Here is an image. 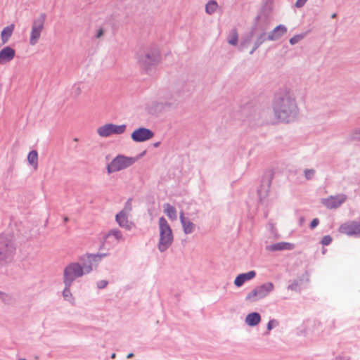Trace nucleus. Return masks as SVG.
I'll use <instances>...</instances> for the list:
<instances>
[{"instance_id": "c9c22d12", "label": "nucleus", "mask_w": 360, "mask_h": 360, "mask_svg": "<svg viewBox=\"0 0 360 360\" xmlns=\"http://www.w3.org/2000/svg\"><path fill=\"white\" fill-rule=\"evenodd\" d=\"M0 300L6 304H9L12 299L9 295L0 291Z\"/></svg>"}, {"instance_id": "a878e982", "label": "nucleus", "mask_w": 360, "mask_h": 360, "mask_svg": "<svg viewBox=\"0 0 360 360\" xmlns=\"http://www.w3.org/2000/svg\"><path fill=\"white\" fill-rule=\"evenodd\" d=\"M164 212L172 221H175L177 219V214L175 207L169 203H165L163 205Z\"/></svg>"}, {"instance_id": "20e7f679", "label": "nucleus", "mask_w": 360, "mask_h": 360, "mask_svg": "<svg viewBox=\"0 0 360 360\" xmlns=\"http://www.w3.org/2000/svg\"><path fill=\"white\" fill-rule=\"evenodd\" d=\"M24 233L21 230L15 233L7 231L0 233V248L23 245L29 238L27 234Z\"/></svg>"}, {"instance_id": "e433bc0d", "label": "nucleus", "mask_w": 360, "mask_h": 360, "mask_svg": "<svg viewBox=\"0 0 360 360\" xmlns=\"http://www.w3.org/2000/svg\"><path fill=\"white\" fill-rule=\"evenodd\" d=\"M332 238L330 236H325L321 240V244L324 246L330 245Z\"/></svg>"}, {"instance_id": "aec40b11", "label": "nucleus", "mask_w": 360, "mask_h": 360, "mask_svg": "<svg viewBox=\"0 0 360 360\" xmlns=\"http://www.w3.org/2000/svg\"><path fill=\"white\" fill-rule=\"evenodd\" d=\"M179 218L184 232L186 234L191 233L194 231V224L192 223L188 218L184 217V213L183 211L180 212Z\"/></svg>"}, {"instance_id": "dca6fc26", "label": "nucleus", "mask_w": 360, "mask_h": 360, "mask_svg": "<svg viewBox=\"0 0 360 360\" xmlns=\"http://www.w3.org/2000/svg\"><path fill=\"white\" fill-rule=\"evenodd\" d=\"M128 217L129 214H126V211H120L116 214L115 221L121 228L130 231L135 227V224Z\"/></svg>"}, {"instance_id": "ea45409f", "label": "nucleus", "mask_w": 360, "mask_h": 360, "mask_svg": "<svg viewBox=\"0 0 360 360\" xmlns=\"http://www.w3.org/2000/svg\"><path fill=\"white\" fill-rule=\"evenodd\" d=\"M131 210V206L129 201H128L124 207L121 211H126V214H129Z\"/></svg>"}, {"instance_id": "f704fd0d", "label": "nucleus", "mask_w": 360, "mask_h": 360, "mask_svg": "<svg viewBox=\"0 0 360 360\" xmlns=\"http://www.w3.org/2000/svg\"><path fill=\"white\" fill-rule=\"evenodd\" d=\"M278 326V321L276 319H271L266 325L268 333Z\"/></svg>"}, {"instance_id": "f03ea898", "label": "nucleus", "mask_w": 360, "mask_h": 360, "mask_svg": "<svg viewBox=\"0 0 360 360\" xmlns=\"http://www.w3.org/2000/svg\"><path fill=\"white\" fill-rule=\"evenodd\" d=\"M135 59L139 68L150 74L161 62L162 55L158 46L154 43L141 44L136 51Z\"/></svg>"}, {"instance_id": "37998d69", "label": "nucleus", "mask_w": 360, "mask_h": 360, "mask_svg": "<svg viewBox=\"0 0 360 360\" xmlns=\"http://www.w3.org/2000/svg\"><path fill=\"white\" fill-rule=\"evenodd\" d=\"M286 245H290V244H288V243H278V244H276L275 245H273L271 248H285Z\"/></svg>"}, {"instance_id": "ddd939ff", "label": "nucleus", "mask_w": 360, "mask_h": 360, "mask_svg": "<svg viewBox=\"0 0 360 360\" xmlns=\"http://www.w3.org/2000/svg\"><path fill=\"white\" fill-rule=\"evenodd\" d=\"M153 136V131L146 127H139L133 131L131 134V139L136 143L147 141L151 139Z\"/></svg>"}, {"instance_id": "c03bdc74", "label": "nucleus", "mask_w": 360, "mask_h": 360, "mask_svg": "<svg viewBox=\"0 0 360 360\" xmlns=\"http://www.w3.org/2000/svg\"><path fill=\"white\" fill-rule=\"evenodd\" d=\"M267 193H268V191L266 189V190L264 191V195L262 196V192L261 191L259 192V198H260V200L261 201H262L265 198L266 195H267Z\"/></svg>"}, {"instance_id": "39448f33", "label": "nucleus", "mask_w": 360, "mask_h": 360, "mask_svg": "<svg viewBox=\"0 0 360 360\" xmlns=\"http://www.w3.org/2000/svg\"><path fill=\"white\" fill-rule=\"evenodd\" d=\"M275 289L272 282H266L249 291L245 296V301L253 303L268 297Z\"/></svg>"}, {"instance_id": "49530a36", "label": "nucleus", "mask_w": 360, "mask_h": 360, "mask_svg": "<svg viewBox=\"0 0 360 360\" xmlns=\"http://www.w3.org/2000/svg\"><path fill=\"white\" fill-rule=\"evenodd\" d=\"M160 142H156V143H153V146L157 148L160 146Z\"/></svg>"}, {"instance_id": "5701e85b", "label": "nucleus", "mask_w": 360, "mask_h": 360, "mask_svg": "<svg viewBox=\"0 0 360 360\" xmlns=\"http://www.w3.org/2000/svg\"><path fill=\"white\" fill-rule=\"evenodd\" d=\"M15 29L14 24L5 27L1 32V39L3 44L8 43Z\"/></svg>"}, {"instance_id": "a211bd4d", "label": "nucleus", "mask_w": 360, "mask_h": 360, "mask_svg": "<svg viewBox=\"0 0 360 360\" xmlns=\"http://www.w3.org/2000/svg\"><path fill=\"white\" fill-rule=\"evenodd\" d=\"M256 276V272L255 271H250L246 273L240 274L238 275L234 280V285L237 288H240L243 285V284L253 279Z\"/></svg>"}, {"instance_id": "09e8293b", "label": "nucleus", "mask_w": 360, "mask_h": 360, "mask_svg": "<svg viewBox=\"0 0 360 360\" xmlns=\"http://www.w3.org/2000/svg\"><path fill=\"white\" fill-rule=\"evenodd\" d=\"M134 356L133 353H129L128 355H127V359H130L131 358L132 356Z\"/></svg>"}, {"instance_id": "b1692460", "label": "nucleus", "mask_w": 360, "mask_h": 360, "mask_svg": "<svg viewBox=\"0 0 360 360\" xmlns=\"http://www.w3.org/2000/svg\"><path fill=\"white\" fill-rule=\"evenodd\" d=\"M221 7L215 0H209L205 6V13L207 15H213L219 11Z\"/></svg>"}, {"instance_id": "f3484780", "label": "nucleus", "mask_w": 360, "mask_h": 360, "mask_svg": "<svg viewBox=\"0 0 360 360\" xmlns=\"http://www.w3.org/2000/svg\"><path fill=\"white\" fill-rule=\"evenodd\" d=\"M15 56V51L7 46L0 50V65H4L11 62Z\"/></svg>"}, {"instance_id": "473e14b6", "label": "nucleus", "mask_w": 360, "mask_h": 360, "mask_svg": "<svg viewBox=\"0 0 360 360\" xmlns=\"http://www.w3.org/2000/svg\"><path fill=\"white\" fill-rule=\"evenodd\" d=\"M349 139L352 141H360V128H356L350 132L349 135Z\"/></svg>"}, {"instance_id": "9d476101", "label": "nucleus", "mask_w": 360, "mask_h": 360, "mask_svg": "<svg viewBox=\"0 0 360 360\" xmlns=\"http://www.w3.org/2000/svg\"><path fill=\"white\" fill-rule=\"evenodd\" d=\"M126 124H115L112 123H107L98 127L96 132L100 137L107 138L112 135H121L126 131Z\"/></svg>"}, {"instance_id": "393cba45", "label": "nucleus", "mask_w": 360, "mask_h": 360, "mask_svg": "<svg viewBox=\"0 0 360 360\" xmlns=\"http://www.w3.org/2000/svg\"><path fill=\"white\" fill-rule=\"evenodd\" d=\"M38 153L35 150H31L27 155V162L29 165L34 169H38Z\"/></svg>"}, {"instance_id": "603ef678", "label": "nucleus", "mask_w": 360, "mask_h": 360, "mask_svg": "<svg viewBox=\"0 0 360 360\" xmlns=\"http://www.w3.org/2000/svg\"><path fill=\"white\" fill-rule=\"evenodd\" d=\"M335 16H336V14H335V13H334V14H333V15H332V18H335Z\"/></svg>"}, {"instance_id": "c85d7f7f", "label": "nucleus", "mask_w": 360, "mask_h": 360, "mask_svg": "<svg viewBox=\"0 0 360 360\" xmlns=\"http://www.w3.org/2000/svg\"><path fill=\"white\" fill-rule=\"evenodd\" d=\"M228 43L231 46H236L238 41V34L236 30H232L227 37Z\"/></svg>"}, {"instance_id": "2f4dec72", "label": "nucleus", "mask_w": 360, "mask_h": 360, "mask_svg": "<svg viewBox=\"0 0 360 360\" xmlns=\"http://www.w3.org/2000/svg\"><path fill=\"white\" fill-rule=\"evenodd\" d=\"M82 86L80 84L77 83L72 85V94L75 97L79 96L82 94Z\"/></svg>"}, {"instance_id": "2eb2a0df", "label": "nucleus", "mask_w": 360, "mask_h": 360, "mask_svg": "<svg viewBox=\"0 0 360 360\" xmlns=\"http://www.w3.org/2000/svg\"><path fill=\"white\" fill-rule=\"evenodd\" d=\"M358 221H349L342 224L339 228V231L348 236H358L360 231V225Z\"/></svg>"}, {"instance_id": "cd10ccee", "label": "nucleus", "mask_w": 360, "mask_h": 360, "mask_svg": "<svg viewBox=\"0 0 360 360\" xmlns=\"http://www.w3.org/2000/svg\"><path fill=\"white\" fill-rule=\"evenodd\" d=\"M267 39V35L266 32H263L257 37L255 40L252 49L250 51V54L252 55L253 53Z\"/></svg>"}, {"instance_id": "7ed1b4c3", "label": "nucleus", "mask_w": 360, "mask_h": 360, "mask_svg": "<svg viewBox=\"0 0 360 360\" xmlns=\"http://www.w3.org/2000/svg\"><path fill=\"white\" fill-rule=\"evenodd\" d=\"M138 158L118 154L106 165V172L108 175L125 170L131 167Z\"/></svg>"}, {"instance_id": "6e6552de", "label": "nucleus", "mask_w": 360, "mask_h": 360, "mask_svg": "<svg viewBox=\"0 0 360 360\" xmlns=\"http://www.w3.org/2000/svg\"><path fill=\"white\" fill-rule=\"evenodd\" d=\"M86 275L82 269L80 263L72 262L68 264L63 269V281L73 283L77 278Z\"/></svg>"}, {"instance_id": "4be33fe9", "label": "nucleus", "mask_w": 360, "mask_h": 360, "mask_svg": "<svg viewBox=\"0 0 360 360\" xmlns=\"http://www.w3.org/2000/svg\"><path fill=\"white\" fill-rule=\"evenodd\" d=\"M63 282L64 284V288L62 292L63 297L66 302L73 304L75 302V297L71 292V286L72 285V283L66 281Z\"/></svg>"}, {"instance_id": "8fccbe9b", "label": "nucleus", "mask_w": 360, "mask_h": 360, "mask_svg": "<svg viewBox=\"0 0 360 360\" xmlns=\"http://www.w3.org/2000/svg\"><path fill=\"white\" fill-rule=\"evenodd\" d=\"M116 356V354L115 353H113L112 355H111V358L112 359H115Z\"/></svg>"}, {"instance_id": "6ab92c4d", "label": "nucleus", "mask_w": 360, "mask_h": 360, "mask_svg": "<svg viewBox=\"0 0 360 360\" xmlns=\"http://www.w3.org/2000/svg\"><path fill=\"white\" fill-rule=\"evenodd\" d=\"M287 32V27L285 25H279L267 34L269 41H277Z\"/></svg>"}, {"instance_id": "de8ad7c7", "label": "nucleus", "mask_w": 360, "mask_h": 360, "mask_svg": "<svg viewBox=\"0 0 360 360\" xmlns=\"http://www.w3.org/2000/svg\"><path fill=\"white\" fill-rule=\"evenodd\" d=\"M103 34V31L101 30H100L98 32V34H97V37H99L100 36H101Z\"/></svg>"}, {"instance_id": "72a5a7b5", "label": "nucleus", "mask_w": 360, "mask_h": 360, "mask_svg": "<svg viewBox=\"0 0 360 360\" xmlns=\"http://www.w3.org/2000/svg\"><path fill=\"white\" fill-rule=\"evenodd\" d=\"M305 37L304 34H300L293 36L292 38L290 39L289 42L291 45H295L297 43H299L301 40H302Z\"/></svg>"}, {"instance_id": "9b49d317", "label": "nucleus", "mask_w": 360, "mask_h": 360, "mask_svg": "<svg viewBox=\"0 0 360 360\" xmlns=\"http://www.w3.org/2000/svg\"><path fill=\"white\" fill-rule=\"evenodd\" d=\"M159 228L160 234V244L164 246L171 245L173 240L172 231L167 220L163 217L159 219Z\"/></svg>"}, {"instance_id": "a18cd8bd", "label": "nucleus", "mask_w": 360, "mask_h": 360, "mask_svg": "<svg viewBox=\"0 0 360 360\" xmlns=\"http://www.w3.org/2000/svg\"><path fill=\"white\" fill-rule=\"evenodd\" d=\"M146 150L143 151L141 153H140L136 158H138V160L141 158H142L146 154Z\"/></svg>"}, {"instance_id": "864d4df0", "label": "nucleus", "mask_w": 360, "mask_h": 360, "mask_svg": "<svg viewBox=\"0 0 360 360\" xmlns=\"http://www.w3.org/2000/svg\"><path fill=\"white\" fill-rule=\"evenodd\" d=\"M68 220V217H65V218L64 219V221H67Z\"/></svg>"}, {"instance_id": "a19ab883", "label": "nucleus", "mask_w": 360, "mask_h": 360, "mask_svg": "<svg viewBox=\"0 0 360 360\" xmlns=\"http://www.w3.org/2000/svg\"><path fill=\"white\" fill-rule=\"evenodd\" d=\"M307 1V0H297L295 6L297 8H302Z\"/></svg>"}, {"instance_id": "4468645a", "label": "nucleus", "mask_w": 360, "mask_h": 360, "mask_svg": "<svg viewBox=\"0 0 360 360\" xmlns=\"http://www.w3.org/2000/svg\"><path fill=\"white\" fill-rule=\"evenodd\" d=\"M347 199L345 194L340 193L321 199V203L328 209H336L343 204Z\"/></svg>"}, {"instance_id": "c756f323", "label": "nucleus", "mask_w": 360, "mask_h": 360, "mask_svg": "<svg viewBox=\"0 0 360 360\" xmlns=\"http://www.w3.org/2000/svg\"><path fill=\"white\" fill-rule=\"evenodd\" d=\"M252 36L253 33L251 32L248 36H247L240 41V44L238 47V49L240 51H243L248 47L252 41Z\"/></svg>"}, {"instance_id": "3c124183", "label": "nucleus", "mask_w": 360, "mask_h": 360, "mask_svg": "<svg viewBox=\"0 0 360 360\" xmlns=\"http://www.w3.org/2000/svg\"><path fill=\"white\" fill-rule=\"evenodd\" d=\"M270 226H271V230H274V225L272 224H270Z\"/></svg>"}, {"instance_id": "0eeeda50", "label": "nucleus", "mask_w": 360, "mask_h": 360, "mask_svg": "<svg viewBox=\"0 0 360 360\" xmlns=\"http://www.w3.org/2000/svg\"><path fill=\"white\" fill-rule=\"evenodd\" d=\"M179 103V96L172 92L165 93L160 101L151 104L152 110L155 112H162L175 108Z\"/></svg>"}, {"instance_id": "7c9ffc66", "label": "nucleus", "mask_w": 360, "mask_h": 360, "mask_svg": "<svg viewBox=\"0 0 360 360\" xmlns=\"http://www.w3.org/2000/svg\"><path fill=\"white\" fill-rule=\"evenodd\" d=\"M302 279L293 281L288 286V289L291 291L300 292L301 290Z\"/></svg>"}, {"instance_id": "f8f14e48", "label": "nucleus", "mask_w": 360, "mask_h": 360, "mask_svg": "<svg viewBox=\"0 0 360 360\" xmlns=\"http://www.w3.org/2000/svg\"><path fill=\"white\" fill-rule=\"evenodd\" d=\"M124 240L122 232L117 229H113L105 235L103 245L115 246Z\"/></svg>"}, {"instance_id": "412c9836", "label": "nucleus", "mask_w": 360, "mask_h": 360, "mask_svg": "<svg viewBox=\"0 0 360 360\" xmlns=\"http://www.w3.org/2000/svg\"><path fill=\"white\" fill-rule=\"evenodd\" d=\"M262 320L261 315L258 312H251L245 318V323L250 327L257 326Z\"/></svg>"}, {"instance_id": "1a4fd4ad", "label": "nucleus", "mask_w": 360, "mask_h": 360, "mask_svg": "<svg viewBox=\"0 0 360 360\" xmlns=\"http://www.w3.org/2000/svg\"><path fill=\"white\" fill-rule=\"evenodd\" d=\"M45 20L46 15L41 14L39 18L32 21L29 39L30 46H35L39 41L41 33L44 29Z\"/></svg>"}, {"instance_id": "4c0bfd02", "label": "nucleus", "mask_w": 360, "mask_h": 360, "mask_svg": "<svg viewBox=\"0 0 360 360\" xmlns=\"http://www.w3.org/2000/svg\"><path fill=\"white\" fill-rule=\"evenodd\" d=\"M108 281L105 280H101L96 283L97 288L99 289H103L108 285Z\"/></svg>"}, {"instance_id": "f257e3e1", "label": "nucleus", "mask_w": 360, "mask_h": 360, "mask_svg": "<svg viewBox=\"0 0 360 360\" xmlns=\"http://www.w3.org/2000/svg\"><path fill=\"white\" fill-rule=\"evenodd\" d=\"M272 108L275 117L281 122H293L299 116L295 94L290 89L282 90L276 96Z\"/></svg>"}, {"instance_id": "423d86ee", "label": "nucleus", "mask_w": 360, "mask_h": 360, "mask_svg": "<svg viewBox=\"0 0 360 360\" xmlns=\"http://www.w3.org/2000/svg\"><path fill=\"white\" fill-rule=\"evenodd\" d=\"M108 255V252H99L97 254H86L79 257L78 262L80 263L84 274H90L96 269L101 261Z\"/></svg>"}, {"instance_id": "79ce46f5", "label": "nucleus", "mask_w": 360, "mask_h": 360, "mask_svg": "<svg viewBox=\"0 0 360 360\" xmlns=\"http://www.w3.org/2000/svg\"><path fill=\"white\" fill-rule=\"evenodd\" d=\"M319 221L318 219H314L310 224V228L311 229L315 228L319 224Z\"/></svg>"}, {"instance_id": "58836bf2", "label": "nucleus", "mask_w": 360, "mask_h": 360, "mask_svg": "<svg viewBox=\"0 0 360 360\" xmlns=\"http://www.w3.org/2000/svg\"><path fill=\"white\" fill-rule=\"evenodd\" d=\"M305 176L307 179H311L314 174V169H306L304 171Z\"/></svg>"}, {"instance_id": "bb28decb", "label": "nucleus", "mask_w": 360, "mask_h": 360, "mask_svg": "<svg viewBox=\"0 0 360 360\" xmlns=\"http://www.w3.org/2000/svg\"><path fill=\"white\" fill-rule=\"evenodd\" d=\"M13 254L11 249H0V265L11 261Z\"/></svg>"}]
</instances>
